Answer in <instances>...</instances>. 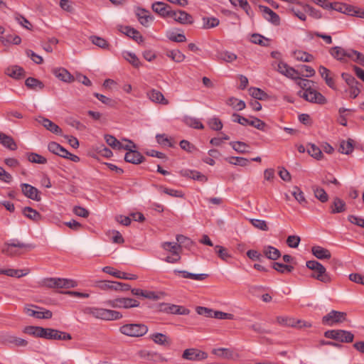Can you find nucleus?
<instances>
[{
    "instance_id": "obj_41",
    "label": "nucleus",
    "mask_w": 364,
    "mask_h": 364,
    "mask_svg": "<svg viewBox=\"0 0 364 364\" xmlns=\"http://www.w3.org/2000/svg\"><path fill=\"white\" fill-rule=\"evenodd\" d=\"M227 105L237 111H241L246 107V104L243 100H238L234 97H230L227 100Z\"/></svg>"
},
{
    "instance_id": "obj_44",
    "label": "nucleus",
    "mask_w": 364,
    "mask_h": 364,
    "mask_svg": "<svg viewBox=\"0 0 364 364\" xmlns=\"http://www.w3.org/2000/svg\"><path fill=\"white\" fill-rule=\"evenodd\" d=\"M294 55L297 60L302 62H311L314 59V57L311 54L302 50L294 51Z\"/></svg>"
},
{
    "instance_id": "obj_9",
    "label": "nucleus",
    "mask_w": 364,
    "mask_h": 364,
    "mask_svg": "<svg viewBox=\"0 0 364 364\" xmlns=\"http://www.w3.org/2000/svg\"><path fill=\"white\" fill-rule=\"evenodd\" d=\"M329 53L331 55L341 62H346L350 59L351 54H355L353 49H344L340 46H335L330 49Z\"/></svg>"
},
{
    "instance_id": "obj_5",
    "label": "nucleus",
    "mask_w": 364,
    "mask_h": 364,
    "mask_svg": "<svg viewBox=\"0 0 364 364\" xmlns=\"http://www.w3.org/2000/svg\"><path fill=\"white\" fill-rule=\"evenodd\" d=\"M347 320V314L345 312L331 310L328 314L323 316L322 323L323 325L333 326L343 323Z\"/></svg>"
},
{
    "instance_id": "obj_13",
    "label": "nucleus",
    "mask_w": 364,
    "mask_h": 364,
    "mask_svg": "<svg viewBox=\"0 0 364 364\" xmlns=\"http://www.w3.org/2000/svg\"><path fill=\"white\" fill-rule=\"evenodd\" d=\"M1 339L2 343L8 346L26 347L28 345V341L26 340L9 333L2 335Z\"/></svg>"
},
{
    "instance_id": "obj_2",
    "label": "nucleus",
    "mask_w": 364,
    "mask_h": 364,
    "mask_svg": "<svg viewBox=\"0 0 364 364\" xmlns=\"http://www.w3.org/2000/svg\"><path fill=\"white\" fill-rule=\"evenodd\" d=\"M306 267L314 271L311 277L325 284H328L332 281V278L327 272L325 267L316 260H309L306 262Z\"/></svg>"
},
{
    "instance_id": "obj_58",
    "label": "nucleus",
    "mask_w": 364,
    "mask_h": 364,
    "mask_svg": "<svg viewBox=\"0 0 364 364\" xmlns=\"http://www.w3.org/2000/svg\"><path fill=\"white\" fill-rule=\"evenodd\" d=\"M212 353L223 358H228L232 356V352L228 348H224L213 349Z\"/></svg>"
},
{
    "instance_id": "obj_48",
    "label": "nucleus",
    "mask_w": 364,
    "mask_h": 364,
    "mask_svg": "<svg viewBox=\"0 0 364 364\" xmlns=\"http://www.w3.org/2000/svg\"><path fill=\"white\" fill-rule=\"evenodd\" d=\"M307 151L309 154H310L312 157L315 158L317 160L321 159L323 156V154L321 149L313 144H308Z\"/></svg>"
},
{
    "instance_id": "obj_35",
    "label": "nucleus",
    "mask_w": 364,
    "mask_h": 364,
    "mask_svg": "<svg viewBox=\"0 0 364 364\" xmlns=\"http://www.w3.org/2000/svg\"><path fill=\"white\" fill-rule=\"evenodd\" d=\"M216 57L218 60L228 63H232L237 58V56L235 53L228 50L218 51Z\"/></svg>"
},
{
    "instance_id": "obj_62",
    "label": "nucleus",
    "mask_w": 364,
    "mask_h": 364,
    "mask_svg": "<svg viewBox=\"0 0 364 364\" xmlns=\"http://www.w3.org/2000/svg\"><path fill=\"white\" fill-rule=\"evenodd\" d=\"M250 222L255 228L259 230L263 231H267L269 230L268 225L265 220L259 219H250Z\"/></svg>"
},
{
    "instance_id": "obj_54",
    "label": "nucleus",
    "mask_w": 364,
    "mask_h": 364,
    "mask_svg": "<svg viewBox=\"0 0 364 364\" xmlns=\"http://www.w3.org/2000/svg\"><path fill=\"white\" fill-rule=\"evenodd\" d=\"M252 119H249L247 125H250L259 130L264 131L267 124L264 122L262 121L259 118L252 117Z\"/></svg>"
},
{
    "instance_id": "obj_59",
    "label": "nucleus",
    "mask_w": 364,
    "mask_h": 364,
    "mask_svg": "<svg viewBox=\"0 0 364 364\" xmlns=\"http://www.w3.org/2000/svg\"><path fill=\"white\" fill-rule=\"evenodd\" d=\"M72 339L70 333L54 329L53 340L67 341Z\"/></svg>"
},
{
    "instance_id": "obj_51",
    "label": "nucleus",
    "mask_w": 364,
    "mask_h": 364,
    "mask_svg": "<svg viewBox=\"0 0 364 364\" xmlns=\"http://www.w3.org/2000/svg\"><path fill=\"white\" fill-rule=\"evenodd\" d=\"M232 149L238 153L245 154L248 152V145L242 141H232L230 143Z\"/></svg>"
},
{
    "instance_id": "obj_47",
    "label": "nucleus",
    "mask_w": 364,
    "mask_h": 364,
    "mask_svg": "<svg viewBox=\"0 0 364 364\" xmlns=\"http://www.w3.org/2000/svg\"><path fill=\"white\" fill-rule=\"evenodd\" d=\"M291 193L299 203H300L303 206H305V205L307 203V200L304 196L303 191L298 186H295L294 188V191H292Z\"/></svg>"
},
{
    "instance_id": "obj_29",
    "label": "nucleus",
    "mask_w": 364,
    "mask_h": 364,
    "mask_svg": "<svg viewBox=\"0 0 364 364\" xmlns=\"http://www.w3.org/2000/svg\"><path fill=\"white\" fill-rule=\"evenodd\" d=\"M331 213L336 214L346 211V204L342 199L336 197L331 205Z\"/></svg>"
},
{
    "instance_id": "obj_20",
    "label": "nucleus",
    "mask_w": 364,
    "mask_h": 364,
    "mask_svg": "<svg viewBox=\"0 0 364 364\" xmlns=\"http://www.w3.org/2000/svg\"><path fill=\"white\" fill-rule=\"evenodd\" d=\"M24 312L28 315L29 316L35 317L36 318L42 319H48L50 318L53 316L52 312L50 310L45 311H38L34 310L30 307L26 306L24 308Z\"/></svg>"
},
{
    "instance_id": "obj_46",
    "label": "nucleus",
    "mask_w": 364,
    "mask_h": 364,
    "mask_svg": "<svg viewBox=\"0 0 364 364\" xmlns=\"http://www.w3.org/2000/svg\"><path fill=\"white\" fill-rule=\"evenodd\" d=\"M29 273L28 269H6L5 275L11 277L20 278L26 276Z\"/></svg>"
},
{
    "instance_id": "obj_25",
    "label": "nucleus",
    "mask_w": 364,
    "mask_h": 364,
    "mask_svg": "<svg viewBox=\"0 0 364 364\" xmlns=\"http://www.w3.org/2000/svg\"><path fill=\"white\" fill-rule=\"evenodd\" d=\"M150 338L156 343L163 346H170L171 340L165 334L154 333L150 336Z\"/></svg>"
},
{
    "instance_id": "obj_57",
    "label": "nucleus",
    "mask_w": 364,
    "mask_h": 364,
    "mask_svg": "<svg viewBox=\"0 0 364 364\" xmlns=\"http://www.w3.org/2000/svg\"><path fill=\"white\" fill-rule=\"evenodd\" d=\"M208 124L213 130L220 131L223 128V123L218 117H213L208 119Z\"/></svg>"
},
{
    "instance_id": "obj_63",
    "label": "nucleus",
    "mask_w": 364,
    "mask_h": 364,
    "mask_svg": "<svg viewBox=\"0 0 364 364\" xmlns=\"http://www.w3.org/2000/svg\"><path fill=\"white\" fill-rule=\"evenodd\" d=\"M167 37L173 42L182 43L186 41V38L183 33H175L174 32H171L168 33Z\"/></svg>"
},
{
    "instance_id": "obj_12",
    "label": "nucleus",
    "mask_w": 364,
    "mask_h": 364,
    "mask_svg": "<svg viewBox=\"0 0 364 364\" xmlns=\"http://www.w3.org/2000/svg\"><path fill=\"white\" fill-rule=\"evenodd\" d=\"M152 10L163 18H168L171 14L174 15L171 6L162 1H156L151 5Z\"/></svg>"
},
{
    "instance_id": "obj_7",
    "label": "nucleus",
    "mask_w": 364,
    "mask_h": 364,
    "mask_svg": "<svg viewBox=\"0 0 364 364\" xmlns=\"http://www.w3.org/2000/svg\"><path fill=\"white\" fill-rule=\"evenodd\" d=\"M196 312L199 315H202L208 318H215L217 319L222 320H232L234 318V315L232 314H228L220 311H214L211 309H208L207 307L203 306H198L196 308Z\"/></svg>"
},
{
    "instance_id": "obj_23",
    "label": "nucleus",
    "mask_w": 364,
    "mask_h": 364,
    "mask_svg": "<svg viewBox=\"0 0 364 364\" xmlns=\"http://www.w3.org/2000/svg\"><path fill=\"white\" fill-rule=\"evenodd\" d=\"M139 23L144 26H149L150 22L154 19L153 16L149 14V11L144 9H138L136 13Z\"/></svg>"
},
{
    "instance_id": "obj_16",
    "label": "nucleus",
    "mask_w": 364,
    "mask_h": 364,
    "mask_svg": "<svg viewBox=\"0 0 364 364\" xmlns=\"http://www.w3.org/2000/svg\"><path fill=\"white\" fill-rule=\"evenodd\" d=\"M173 14L174 15L171 14V16H169L168 18H172L174 21L181 24H192L193 22L192 16L184 11L173 10Z\"/></svg>"
},
{
    "instance_id": "obj_42",
    "label": "nucleus",
    "mask_w": 364,
    "mask_h": 364,
    "mask_svg": "<svg viewBox=\"0 0 364 364\" xmlns=\"http://www.w3.org/2000/svg\"><path fill=\"white\" fill-rule=\"evenodd\" d=\"M161 247L166 250L171 252L172 254H179L181 249L180 244L176 242H165L161 244Z\"/></svg>"
},
{
    "instance_id": "obj_56",
    "label": "nucleus",
    "mask_w": 364,
    "mask_h": 364,
    "mask_svg": "<svg viewBox=\"0 0 364 364\" xmlns=\"http://www.w3.org/2000/svg\"><path fill=\"white\" fill-rule=\"evenodd\" d=\"M124 58L129 61L134 67L139 68L140 65V61L134 53L130 52L124 53Z\"/></svg>"
},
{
    "instance_id": "obj_26",
    "label": "nucleus",
    "mask_w": 364,
    "mask_h": 364,
    "mask_svg": "<svg viewBox=\"0 0 364 364\" xmlns=\"http://www.w3.org/2000/svg\"><path fill=\"white\" fill-rule=\"evenodd\" d=\"M121 31L127 36L134 39L138 43H142L144 41L143 36L137 30L133 28H131L129 26H124L122 28Z\"/></svg>"
},
{
    "instance_id": "obj_55",
    "label": "nucleus",
    "mask_w": 364,
    "mask_h": 364,
    "mask_svg": "<svg viewBox=\"0 0 364 364\" xmlns=\"http://www.w3.org/2000/svg\"><path fill=\"white\" fill-rule=\"evenodd\" d=\"M203 28L208 29L211 28L216 27L219 25V20L217 18L211 17H204L203 18Z\"/></svg>"
},
{
    "instance_id": "obj_17",
    "label": "nucleus",
    "mask_w": 364,
    "mask_h": 364,
    "mask_svg": "<svg viewBox=\"0 0 364 364\" xmlns=\"http://www.w3.org/2000/svg\"><path fill=\"white\" fill-rule=\"evenodd\" d=\"M102 271L105 273L112 275L119 279L135 280L137 279V276L133 274H127L124 272L115 270L113 267L107 266L102 268Z\"/></svg>"
},
{
    "instance_id": "obj_38",
    "label": "nucleus",
    "mask_w": 364,
    "mask_h": 364,
    "mask_svg": "<svg viewBox=\"0 0 364 364\" xmlns=\"http://www.w3.org/2000/svg\"><path fill=\"white\" fill-rule=\"evenodd\" d=\"M263 253L268 259L272 260H276L281 256L280 251L270 245L264 247Z\"/></svg>"
},
{
    "instance_id": "obj_10",
    "label": "nucleus",
    "mask_w": 364,
    "mask_h": 364,
    "mask_svg": "<svg viewBox=\"0 0 364 364\" xmlns=\"http://www.w3.org/2000/svg\"><path fill=\"white\" fill-rule=\"evenodd\" d=\"M182 358L191 361H200L208 358V353L197 348H188L183 351Z\"/></svg>"
},
{
    "instance_id": "obj_6",
    "label": "nucleus",
    "mask_w": 364,
    "mask_h": 364,
    "mask_svg": "<svg viewBox=\"0 0 364 364\" xmlns=\"http://www.w3.org/2000/svg\"><path fill=\"white\" fill-rule=\"evenodd\" d=\"M324 336L342 343H351L354 338V335L351 332L338 329L326 331Z\"/></svg>"
},
{
    "instance_id": "obj_49",
    "label": "nucleus",
    "mask_w": 364,
    "mask_h": 364,
    "mask_svg": "<svg viewBox=\"0 0 364 364\" xmlns=\"http://www.w3.org/2000/svg\"><path fill=\"white\" fill-rule=\"evenodd\" d=\"M249 93L255 100H262L267 97V94L257 87H250Z\"/></svg>"
},
{
    "instance_id": "obj_45",
    "label": "nucleus",
    "mask_w": 364,
    "mask_h": 364,
    "mask_svg": "<svg viewBox=\"0 0 364 364\" xmlns=\"http://www.w3.org/2000/svg\"><path fill=\"white\" fill-rule=\"evenodd\" d=\"M166 55L176 63H181L186 56L179 50H171L166 52Z\"/></svg>"
},
{
    "instance_id": "obj_31",
    "label": "nucleus",
    "mask_w": 364,
    "mask_h": 364,
    "mask_svg": "<svg viewBox=\"0 0 364 364\" xmlns=\"http://www.w3.org/2000/svg\"><path fill=\"white\" fill-rule=\"evenodd\" d=\"M48 149L51 153L56 154L60 157H66V154H68V151L63 147L59 144L52 141L48 145Z\"/></svg>"
},
{
    "instance_id": "obj_50",
    "label": "nucleus",
    "mask_w": 364,
    "mask_h": 364,
    "mask_svg": "<svg viewBox=\"0 0 364 364\" xmlns=\"http://www.w3.org/2000/svg\"><path fill=\"white\" fill-rule=\"evenodd\" d=\"M313 191H314L315 197L318 200H319L321 202L325 203V202L328 201V196L323 188H319L318 186H314Z\"/></svg>"
},
{
    "instance_id": "obj_11",
    "label": "nucleus",
    "mask_w": 364,
    "mask_h": 364,
    "mask_svg": "<svg viewBox=\"0 0 364 364\" xmlns=\"http://www.w3.org/2000/svg\"><path fill=\"white\" fill-rule=\"evenodd\" d=\"M277 70L282 75L291 78V79H299L300 78V72L298 70L294 69L292 67L289 66L284 62H279L277 63Z\"/></svg>"
},
{
    "instance_id": "obj_43",
    "label": "nucleus",
    "mask_w": 364,
    "mask_h": 364,
    "mask_svg": "<svg viewBox=\"0 0 364 364\" xmlns=\"http://www.w3.org/2000/svg\"><path fill=\"white\" fill-rule=\"evenodd\" d=\"M25 84L28 88L33 90H42L44 87V85L41 81L31 77L26 80Z\"/></svg>"
},
{
    "instance_id": "obj_37",
    "label": "nucleus",
    "mask_w": 364,
    "mask_h": 364,
    "mask_svg": "<svg viewBox=\"0 0 364 364\" xmlns=\"http://www.w3.org/2000/svg\"><path fill=\"white\" fill-rule=\"evenodd\" d=\"M296 4L299 5L301 6L302 9L306 13H309V14L314 18H321V13L320 11L316 9L315 8L311 6L310 5L307 4H303L297 0V2L295 3Z\"/></svg>"
},
{
    "instance_id": "obj_3",
    "label": "nucleus",
    "mask_w": 364,
    "mask_h": 364,
    "mask_svg": "<svg viewBox=\"0 0 364 364\" xmlns=\"http://www.w3.org/2000/svg\"><path fill=\"white\" fill-rule=\"evenodd\" d=\"M119 332L129 337H141L148 332V327L143 323H127L120 326Z\"/></svg>"
},
{
    "instance_id": "obj_53",
    "label": "nucleus",
    "mask_w": 364,
    "mask_h": 364,
    "mask_svg": "<svg viewBox=\"0 0 364 364\" xmlns=\"http://www.w3.org/2000/svg\"><path fill=\"white\" fill-rule=\"evenodd\" d=\"M28 160L31 163L45 164L47 163V159L44 156L36 154L31 153L28 155Z\"/></svg>"
},
{
    "instance_id": "obj_39",
    "label": "nucleus",
    "mask_w": 364,
    "mask_h": 364,
    "mask_svg": "<svg viewBox=\"0 0 364 364\" xmlns=\"http://www.w3.org/2000/svg\"><path fill=\"white\" fill-rule=\"evenodd\" d=\"M353 140L348 139L347 141L342 140L339 146V151L344 154H350L354 149Z\"/></svg>"
},
{
    "instance_id": "obj_8",
    "label": "nucleus",
    "mask_w": 364,
    "mask_h": 364,
    "mask_svg": "<svg viewBox=\"0 0 364 364\" xmlns=\"http://www.w3.org/2000/svg\"><path fill=\"white\" fill-rule=\"evenodd\" d=\"M18 247L20 249L22 248H28V249H33V246L31 244H25L23 242H19L17 240H12L9 242H7L4 244V247L3 248V252L6 255H10V256H14L17 255H20L21 253L18 252L17 250H14V248Z\"/></svg>"
},
{
    "instance_id": "obj_4",
    "label": "nucleus",
    "mask_w": 364,
    "mask_h": 364,
    "mask_svg": "<svg viewBox=\"0 0 364 364\" xmlns=\"http://www.w3.org/2000/svg\"><path fill=\"white\" fill-rule=\"evenodd\" d=\"M298 95L311 103L325 105L327 102L326 98L321 92L311 87L299 91Z\"/></svg>"
},
{
    "instance_id": "obj_14",
    "label": "nucleus",
    "mask_w": 364,
    "mask_h": 364,
    "mask_svg": "<svg viewBox=\"0 0 364 364\" xmlns=\"http://www.w3.org/2000/svg\"><path fill=\"white\" fill-rule=\"evenodd\" d=\"M259 9L262 13L264 18H265L267 21L270 22L274 26L279 25L280 18L277 13H275L269 7L263 5H259Z\"/></svg>"
},
{
    "instance_id": "obj_33",
    "label": "nucleus",
    "mask_w": 364,
    "mask_h": 364,
    "mask_svg": "<svg viewBox=\"0 0 364 364\" xmlns=\"http://www.w3.org/2000/svg\"><path fill=\"white\" fill-rule=\"evenodd\" d=\"M0 143L10 150L14 151L17 149V145L14 139L2 132H0Z\"/></svg>"
},
{
    "instance_id": "obj_21",
    "label": "nucleus",
    "mask_w": 364,
    "mask_h": 364,
    "mask_svg": "<svg viewBox=\"0 0 364 364\" xmlns=\"http://www.w3.org/2000/svg\"><path fill=\"white\" fill-rule=\"evenodd\" d=\"M144 157L136 150H129L125 154L124 160L133 164H139L144 161Z\"/></svg>"
},
{
    "instance_id": "obj_64",
    "label": "nucleus",
    "mask_w": 364,
    "mask_h": 364,
    "mask_svg": "<svg viewBox=\"0 0 364 364\" xmlns=\"http://www.w3.org/2000/svg\"><path fill=\"white\" fill-rule=\"evenodd\" d=\"M156 139L157 142L162 146H166L168 147L173 146V144H172L171 139H168L166 136V134H157L156 136Z\"/></svg>"
},
{
    "instance_id": "obj_19",
    "label": "nucleus",
    "mask_w": 364,
    "mask_h": 364,
    "mask_svg": "<svg viewBox=\"0 0 364 364\" xmlns=\"http://www.w3.org/2000/svg\"><path fill=\"white\" fill-rule=\"evenodd\" d=\"M53 74L58 78L65 82H71L75 80V77L71 75L65 68H57L52 70Z\"/></svg>"
},
{
    "instance_id": "obj_32",
    "label": "nucleus",
    "mask_w": 364,
    "mask_h": 364,
    "mask_svg": "<svg viewBox=\"0 0 364 364\" xmlns=\"http://www.w3.org/2000/svg\"><path fill=\"white\" fill-rule=\"evenodd\" d=\"M164 311L166 313L178 315H188L190 311L182 306L169 304L165 309Z\"/></svg>"
},
{
    "instance_id": "obj_1",
    "label": "nucleus",
    "mask_w": 364,
    "mask_h": 364,
    "mask_svg": "<svg viewBox=\"0 0 364 364\" xmlns=\"http://www.w3.org/2000/svg\"><path fill=\"white\" fill-rule=\"evenodd\" d=\"M82 312L86 315H90L96 318L105 321L119 320L123 316L122 314L117 311L90 306L85 307L82 309Z\"/></svg>"
},
{
    "instance_id": "obj_30",
    "label": "nucleus",
    "mask_w": 364,
    "mask_h": 364,
    "mask_svg": "<svg viewBox=\"0 0 364 364\" xmlns=\"http://www.w3.org/2000/svg\"><path fill=\"white\" fill-rule=\"evenodd\" d=\"M311 252L318 259H330L331 257V252L321 246L312 247Z\"/></svg>"
},
{
    "instance_id": "obj_22",
    "label": "nucleus",
    "mask_w": 364,
    "mask_h": 364,
    "mask_svg": "<svg viewBox=\"0 0 364 364\" xmlns=\"http://www.w3.org/2000/svg\"><path fill=\"white\" fill-rule=\"evenodd\" d=\"M38 122L42 124L46 129L55 134H61L62 129L55 123L51 122L50 119L39 117L37 119Z\"/></svg>"
},
{
    "instance_id": "obj_24",
    "label": "nucleus",
    "mask_w": 364,
    "mask_h": 364,
    "mask_svg": "<svg viewBox=\"0 0 364 364\" xmlns=\"http://www.w3.org/2000/svg\"><path fill=\"white\" fill-rule=\"evenodd\" d=\"M173 272L175 274H180L184 279H190L196 281L204 280L208 277V274H193L185 270L175 269Z\"/></svg>"
},
{
    "instance_id": "obj_61",
    "label": "nucleus",
    "mask_w": 364,
    "mask_h": 364,
    "mask_svg": "<svg viewBox=\"0 0 364 364\" xmlns=\"http://www.w3.org/2000/svg\"><path fill=\"white\" fill-rule=\"evenodd\" d=\"M185 122L188 126L193 127L194 129H204L203 124L199 121V119H198L196 118L188 117V118L186 119Z\"/></svg>"
},
{
    "instance_id": "obj_52",
    "label": "nucleus",
    "mask_w": 364,
    "mask_h": 364,
    "mask_svg": "<svg viewBox=\"0 0 364 364\" xmlns=\"http://www.w3.org/2000/svg\"><path fill=\"white\" fill-rule=\"evenodd\" d=\"M105 139L107 142V144L110 146L113 149H121V147L122 146V144L118 141L114 136L109 135V134H105Z\"/></svg>"
},
{
    "instance_id": "obj_18",
    "label": "nucleus",
    "mask_w": 364,
    "mask_h": 364,
    "mask_svg": "<svg viewBox=\"0 0 364 364\" xmlns=\"http://www.w3.org/2000/svg\"><path fill=\"white\" fill-rule=\"evenodd\" d=\"M318 73L321 77L325 80L326 84L331 89L336 90L333 75L330 70L323 65L318 68Z\"/></svg>"
},
{
    "instance_id": "obj_28",
    "label": "nucleus",
    "mask_w": 364,
    "mask_h": 364,
    "mask_svg": "<svg viewBox=\"0 0 364 364\" xmlns=\"http://www.w3.org/2000/svg\"><path fill=\"white\" fill-rule=\"evenodd\" d=\"M147 96L154 102L167 105L168 101L165 99L164 95L159 90L152 89L147 92Z\"/></svg>"
},
{
    "instance_id": "obj_34",
    "label": "nucleus",
    "mask_w": 364,
    "mask_h": 364,
    "mask_svg": "<svg viewBox=\"0 0 364 364\" xmlns=\"http://www.w3.org/2000/svg\"><path fill=\"white\" fill-rule=\"evenodd\" d=\"M5 74L14 79H20L23 76L24 70L18 65H13L6 69Z\"/></svg>"
},
{
    "instance_id": "obj_36",
    "label": "nucleus",
    "mask_w": 364,
    "mask_h": 364,
    "mask_svg": "<svg viewBox=\"0 0 364 364\" xmlns=\"http://www.w3.org/2000/svg\"><path fill=\"white\" fill-rule=\"evenodd\" d=\"M118 308L129 309L132 307H137L139 306V302L131 298H117Z\"/></svg>"
},
{
    "instance_id": "obj_27",
    "label": "nucleus",
    "mask_w": 364,
    "mask_h": 364,
    "mask_svg": "<svg viewBox=\"0 0 364 364\" xmlns=\"http://www.w3.org/2000/svg\"><path fill=\"white\" fill-rule=\"evenodd\" d=\"M141 357L153 362H164L166 359L164 358L160 353L154 351L143 350L140 353Z\"/></svg>"
},
{
    "instance_id": "obj_60",
    "label": "nucleus",
    "mask_w": 364,
    "mask_h": 364,
    "mask_svg": "<svg viewBox=\"0 0 364 364\" xmlns=\"http://www.w3.org/2000/svg\"><path fill=\"white\" fill-rule=\"evenodd\" d=\"M90 40L94 45H95L101 48H109V43H107V41L105 39H104L102 38L93 36L90 37Z\"/></svg>"
},
{
    "instance_id": "obj_40",
    "label": "nucleus",
    "mask_w": 364,
    "mask_h": 364,
    "mask_svg": "<svg viewBox=\"0 0 364 364\" xmlns=\"http://www.w3.org/2000/svg\"><path fill=\"white\" fill-rule=\"evenodd\" d=\"M23 214L34 222H38L42 219L41 215L31 207H25L23 210Z\"/></svg>"
},
{
    "instance_id": "obj_15",
    "label": "nucleus",
    "mask_w": 364,
    "mask_h": 364,
    "mask_svg": "<svg viewBox=\"0 0 364 364\" xmlns=\"http://www.w3.org/2000/svg\"><path fill=\"white\" fill-rule=\"evenodd\" d=\"M21 191L23 195L36 201H40L41 200V192L34 186L28 183H21Z\"/></svg>"
}]
</instances>
